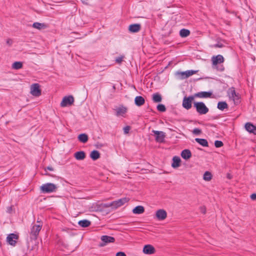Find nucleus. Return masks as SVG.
<instances>
[{
    "mask_svg": "<svg viewBox=\"0 0 256 256\" xmlns=\"http://www.w3.org/2000/svg\"><path fill=\"white\" fill-rule=\"evenodd\" d=\"M212 95V92H201L196 93L194 94L195 98H210Z\"/></svg>",
    "mask_w": 256,
    "mask_h": 256,
    "instance_id": "f3484780",
    "label": "nucleus"
},
{
    "mask_svg": "<svg viewBox=\"0 0 256 256\" xmlns=\"http://www.w3.org/2000/svg\"><path fill=\"white\" fill-rule=\"evenodd\" d=\"M202 132V130L198 128H195L192 130V133L196 135H198L200 134Z\"/></svg>",
    "mask_w": 256,
    "mask_h": 256,
    "instance_id": "58836bf2",
    "label": "nucleus"
},
{
    "mask_svg": "<svg viewBox=\"0 0 256 256\" xmlns=\"http://www.w3.org/2000/svg\"><path fill=\"white\" fill-rule=\"evenodd\" d=\"M194 106L200 114H205L208 112V108L203 102H194Z\"/></svg>",
    "mask_w": 256,
    "mask_h": 256,
    "instance_id": "f03ea898",
    "label": "nucleus"
},
{
    "mask_svg": "<svg viewBox=\"0 0 256 256\" xmlns=\"http://www.w3.org/2000/svg\"><path fill=\"white\" fill-rule=\"evenodd\" d=\"M212 61L213 66H216L218 64L222 63L224 61V58L222 56L218 54L216 56H212Z\"/></svg>",
    "mask_w": 256,
    "mask_h": 256,
    "instance_id": "4468645a",
    "label": "nucleus"
},
{
    "mask_svg": "<svg viewBox=\"0 0 256 256\" xmlns=\"http://www.w3.org/2000/svg\"><path fill=\"white\" fill-rule=\"evenodd\" d=\"M212 178V175L211 173L208 171L206 172L203 176V179L205 181H210Z\"/></svg>",
    "mask_w": 256,
    "mask_h": 256,
    "instance_id": "72a5a7b5",
    "label": "nucleus"
},
{
    "mask_svg": "<svg viewBox=\"0 0 256 256\" xmlns=\"http://www.w3.org/2000/svg\"><path fill=\"white\" fill-rule=\"evenodd\" d=\"M32 27L38 30H41L46 28V26L44 24L36 22L33 24Z\"/></svg>",
    "mask_w": 256,
    "mask_h": 256,
    "instance_id": "7c9ffc66",
    "label": "nucleus"
},
{
    "mask_svg": "<svg viewBox=\"0 0 256 256\" xmlns=\"http://www.w3.org/2000/svg\"><path fill=\"white\" fill-rule=\"evenodd\" d=\"M123 130H124V134H127L129 132L130 130V126H126L124 128Z\"/></svg>",
    "mask_w": 256,
    "mask_h": 256,
    "instance_id": "ea45409f",
    "label": "nucleus"
},
{
    "mask_svg": "<svg viewBox=\"0 0 256 256\" xmlns=\"http://www.w3.org/2000/svg\"><path fill=\"white\" fill-rule=\"evenodd\" d=\"M101 240L102 242L100 244V246H103L108 243L114 242V238L110 236H102L101 237Z\"/></svg>",
    "mask_w": 256,
    "mask_h": 256,
    "instance_id": "ddd939ff",
    "label": "nucleus"
},
{
    "mask_svg": "<svg viewBox=\"0 0 256 256\" xmlns=\"http://www.w3.org/2000/svg\"><path fill=\"white\" fill-rule=\"evenodd\" d=\"M12 211V206L8 207L7 208V212L9 213H10Z\"/></svg>",
    "mask_w": 256,
    "mask_h": 256,
    "instance_id": "c03bdc74",
    "label": "nucleus"
},
{
    "mask_svg": "<svg viewBox=\"0 0 256 256\" xmlns=\"http://www.w3.org/2000/svg\"><path fill=\"white\" fill-rule=\"evenodd\" d=\"M181 156L184 159L188 160L191 157L192 154L189 150L186 149L182 152Z\"/></svg>",
    "mask_w": 256,
    "mask_h": 256,
    "instance_id": "5701e85b",
    "label": "nucleus"
},
{
    "mask_svg": "<svg viewBox=\"0 0 256 256\" xmlns=\"http://www.w3.org/2000/svg\"><path fill=\"white\" fill-rule=\"evenodd\" d=\"M145 100L142 96H137L135 98L134 103L137 106H141L144 104Z\"/></svg>",
    "mask_w": 256,
    "mask_h": 256,
    "instance_id": "4be33fe9",
    "label": "nucleus"
},
{
    "mask_svg": "<svg viewBox=\"0 0 256 256\" xmlns=\"http://www.w3.org/2000/svg\"><path fill=\"white\" fill-rule=\"evenodd\" d=\"M74 156L76 160H82L85 158L86 154L84 151H79L74 153Z\"/></svg>",
    "mask_w": 256,
    "mask_h": 256,
    "instance_id": "aec40b11",
    "label": "nucleus"
},
{
    "mask_svg": "<svg viewBox=\"0 0 256 256\" xmlns=\"http://www.w3.org/2000/svg\"><path fill=\"white\" fill-rule=\"evenodd\" d=\"M58 186L52 183H46L42 184L40 187L41 192L44 194L56 192Z\"/></svg>",
    "mask_w": 256,
    "mask_h": 256,
    "instance_id": "f257e3e1",
    "label": "nucleus"
},
{
    "mask_svg": "<svg viewBox=\"0 0 256 256\" xmlns=\"http://www.w3.org/2000/svg\"><path fill=\"white\" fill-rule=\"evenodd\" d=\"M194 98V96H184L182 100V106L186 110H190L192 108V104Z\"/></svg>",
    "mask_w": 256,
    "mask_h": 256,
    "instance_id": "39448f33",
    "label": "nucleus"
},
{
    "mask_svg": "<svg viewBox=\"0 0 256 256\" xmlns=\"http://www.w3.org/2000/svg\"><path fill=\"white\" fill-rule=\"evenodd\" d=\"M78 138L80 142L86 143L88 140V136L86 134H82L78 135Z\"/></svg>",
    "mask_w": 256,
    "mask_h": 256,
    "instance_id": "393cba45",
    "label": "nucleus"
},
{
    "mask_svg": "<svg viewBox=\"0 0 256 256\" xmlns=\"http://www.w3.org/2000/svg\"><path fill=\"white\" fill-rule=\"evenodd\" d=\"M90 157L92 160H96L100 157V154L98 150H94L90 152Z\"/></svg>",
    "mask_w": 256,
    "mask_h": 256,
    "instance_id": "bb28decb",
    "label": "nucleus"
},
{
    "mask_svg": "<svg viewBox=\"0 0 256 256\" xmlns=\"http://www.w3.org/2000/svg\"><path fill=\"white\" fill-rule=\"evenodd\" d=\"M18 238V236L15 234H10L6 238L7 242L11 245L14 246L16 243V240Z\"/></svg>",
    "mask_w": 256,
    "mask_h": 256,
    "instance_id": "9d476101",
    "label": "nucleus"
},
{
    "mask_svg": "<svg viewBox=\"0 0 256 256\" xmlns=\"http://www.w3.org/2000/svg\"><path fill=\"white\" fill-rule=\"evenodd\" d=\"M246 130L250 133L256 135V126L250 122H247L245 124Z\"/></svg>",
    "mask_w": 256,
    "mask_h": 256,
    "instance_id": "dca6fc26",
    "label": "nucleus"
},
{
    "mask_svg": "<svg viewBox=\"0 0 256 256\" xmlns=\"http://www.w3.org/2000/svg\"><path fill=\"white\" fill-rule=\"evenodd\" d=\"M250 198L252 200H256V194H251Z\"/></svg>",
    "mask_w": 256,
    "mask_h": 256,
    "instance_id": "37998d69",
    "label": "nucleus"
},
{
    "mask_svg": "<svg viewBox=\"0 0 256 256\" xmlns=\"http://www.w3.org/2000/svg\"><path fill=\"white\" fill-rule=\"evenodd\" d=\"M30 94L35 96H38L40 95L41 90L38 84H34L31 86Z\"/></svg>",
    "mask_w": 256,
    "mask_h": 256,
    "instance_id": "6e6552de",
    "label": "nucleus"
},
{
    "mask_svg": "<svg viewBox=\"0 0 256 256\" xmlns=\"http://www.w3.org/2000/svg\"><path fill=\"white\" fill-rule=\"evenodd\" d=\"M181 162L180 158L178 156H175L172 158V166L173 168H177L180 166V162Z\"/></svg>",
    "mask_w": 256,
    "mask_h": 256,
    "instance_id": "412c9836",
    "label": "nucleus"
},
{
    "mask_svg": "<svg viewBox=\"0 0 256 256\" xmlns=\"http://www.w3.org/2000/svg\"><path fill=\"white\" fill-rule=\"evenodd\" d=\"M157 110L160 112H164L166 110L165 106L162 104H159L157 106Z\"/></svg>",
    "mask_w": 256,
    "mask_h": 256,
    "instance_id": "c9c22d12",
    "label": "nucleus"
},
{
    "mask_svg": "<svg viewBox=\"0 0 256 256\" xmlns=\"http://www.w3.org/2000/svg\"><path fill=\"white\" fill-rule=\"evenodd\" d=\"M116 256H126V254L124 252H118L116 253Z\"/></svg>",
    "mask_w": 256,
    "mask_h": 256,
    "instance_id": "79ce46f5",
    "label": "nucleus"
},
{
    "mask_svg": "<svg viewBox=\"0 0 256 256\" xmlns=\"http://www.w3.org/2000/svg\"><path fill=\"white\" fill-rule=\"evenodd\" d=\"M78 224L82 228H86L90 225V222L87 220H80L78 222Z\"/></svg>",
    "mask_w": 256,
    "mask_h": 256,
    "instance_id": "c85d7f7f",
    "label": "nucleus"
},
{
    "mask_svg": "<svg viewBox=\"0 0 256 256\" xmlns=\"http://www.w3.org/2000/svg\"><path fill=\"white\" fill-rule=\"evenodd\" d=\"M42 224H34L31 228L30 230V238L36 240L41 230Z\"/></svg>",
    "mask_w": 256,
    "mask_h": 256,
    "instance_id": "20e7f679",
    "label": "nucleus"
},
{
    "mask_svg": "<svg viewBox=\"0 0 256 256\" xmlns=\"http://www.w3.org/2000/svg\"><path fill=\"white\" fill-rule=\"evenodd\" d=\"M128 200L129 199L128 198H124L113 202H112L110 206L115 208H117L118 207L123 206L124 204L128 202Z\"/></svg>",
    "mask_w": 256,
    "mask_h": 256,
    "instance_id": "9b49d317",
    "label": "nucleus"
},
{
    "mask_svg": "<svg viewBox=\"0 0 256 256\" xmlns=\"http://www.w3.org/2000/svg\"><path fill=\"white\" fill-rule=\"evenodd\" d=\"M124 58V56H120L117 57L115 60L116 62L118 64H120L122 62Z\"/></svg>",
    "mask_w": 256,
    "mask_h": 256,
    "instance_id": "4c0bfd02",
    "label": "nucleus"
},
{
    "mask_svg": "<svg viewBox=\"0 0 256 256\" xmlns=\"http://www.w3.org/2000/svg\"><path fill=\"white\" fill-rule=\"evenodd\" d=\"M202 212L204 214V213H205V212H206V210H205V208H202Z\"/></svg>",
    "mask_w": 256,
    "mask_h": 256,
    "instance_id": "49530a36",
    "label": "nucleus"
},
{
    "mask_svg": "<svg viewBox=\"0 0 256 256\" xmlns=\"http://www.w3.org/2000/svg\"><path fill=\"white\" fill-rule=\"evenodd\" d=\"M167 216V212L164 209H160L156 212V217L159 220H163Z\"/></svg>",
    "mask_w": 256,
    "mask_h": 256,
    "instance_id": "f8f14e48",
    "label": "nucleus"
},
{
    "mask_svg": "<svg viewBox=\"0 0 256 256\" xmlns=\"http://www.w3.org/2000/svg\"><path fill=\"white\" fill-rule=\"evenodd\" d=\"M152 132L155 136V140L157 142L162 143L164 142L166 138V134L164 132L156 130H152Z\"/></svg>",
    "mask_w": 256,
    "mask_h": 256,
    "instance_id": "423d86ee",
    "label": "nucleus"
},
{
    "mask_svg": "<svg viewBox=\"0 0 256 256\" xmlns=\"http://www.w3.org/2000/svg\"><path fill=\"white\" fill-rule=\"evenodd\" d=\"M143 252L146 254H152L155 252V249L152 246L147 244L144 247Z\"/></svg>",
    "mask_w": 256,
    "mask_h": 256,
    "instance_id": "2eb2a0df",
    "label": "nucleus"
},
{
    "mask_svg": "<svg viewBox=\"0 0 256 256\" xmlns=\"http://www.w3.org/2000/svg\"><path fill=\"white\" fill-rule=\"evenodd\" d=\"M190 34V32L189 30L186 29H182L180 32V36L182 38H185L188 36Z\"/></svg>",
    "mask_w": 256,
    "mask_h": 256,
    "instance_id": "473e14b6",
    "label": "nucleus"
},
{
    "mask_svg": "<svg viewBox=\"0 0 256 256\" xmlns=\"http://www.w3.org/2000/svg\"><path fill=\"white\" fill-rule=\"evenodd\" d=\"M46 170H48L50 171H53L54 170V168L51 167V166H48L46 168Z\"/></svg>",
    "mask_w": 256,
    "mask_h": 256,
    "instance_id": "a18cd8bd",
    "label": "nucleus"
},
{
    "mask_svg": "<svg viewBox=\"0 0 256 256\" xmlns=\"http://www.w3.org/2000/svg\"><path fill=\"white\" fill-rule=\"evenodd\" d=\"M22 67V63L20 62H15L12 64V68L14 70H19Z\"/></svg>",
    "mask_w": 256,
    "mask_h": 256,
    "instance_id": "2f4dec72",
    "label": "nucleus"
},
{
    "mask_svg": "<svg viewBox=\"0 0 256 256\" xmlns=\"http://www.w3.org/2000/svg\"><path fill=\"white\" fill-rule=\"evenodd\" d=\"M226 44V42L224 40H218L216 44L214 45V47L222 48L225 46Z\"/></svg>",
    "mask_w": 256,
    "mask_h": 256,
    "instance_id": "f704fd0d",
    "label": "nucleus"
},
{
    "mask_svg": "<svg viewBox=\"0 0 256 256\" xmlns=\"http://www.w3.org/2000/svg\"><path fill=\"white\" fill-rule=\"evenodd\" d=\"M74 102V98L72 96H64L60 103V106L62 107H65L70 106L73 104Z\"/></svg>",
    "mask_w": 256,
    "mask_h": 256,
    "instance_id": "1a4fd4ad",
    "label": "nucleus"
},
{
    "mask_svg": "<svg viewBox=\"0 0 256 256\" xmlns=\"http://www.w3.org/2000/svg\"><path fill=\"white\" fill-rule=\"evenodd\" d=\"M195 140L203 146L207 147L208 146V142L206 139L196 138Z\"/></svg>",
    "mask_w": 256,
    "mask_h": 256,
    "instance_id": "cd10ccee",
    "label": "nucleus"
},
{
    "mask_svg": "<svg viewBox=\"0 0 256 256\" xmlns=\"http://www.w3.org/2000/svg\"><path fill=\"white\" fill-rule=\"evenodd\" d=\"M140 24H130L128 27V30L130 32L135 33L140 31Z\"/></svg>",
    "mask_w": 256,
    "mask_h": 256,
    "instance_id": "a211bd4d",
    "label": "nucleus"
},
{
    "mask_svg": "<svg viewBox=\"0 0 256 256\" xmlns=\"http://www.w3.org/2000/svg\"><path fill=\"white\" fill-rule=\"evenodd\" d=\"M196 72V70H188L186 72H180L179 74H180L182 78H185L195 74Z\"/></svg>",
    "mask_w": 256,
    "mask_h": 256,
    "instance_id": "6ab92c4d",
    "label": "nucleus"
},
{
    "mask_svg": "<svg viewBox=\"0 0 256 256\" xmlns=\"http://www.w3.org/2000/svg\"><path fill=\"white\" fill-rule=\"evenodd\" d=\"M114 110L116 112V116L125 118L128 112V108L122 105L115 107Z\"/></svg>",
    "mask_w": 256,
    "mask_h": 256,
    "instance_id": "7ed1b4c3",
    "label": "nucleus"
},
{
    "mask_svg": "<svg viewBox=\"0 0 256 256\" xmlns=\"http://www.w3.org/2000/svg\"><path fill=\"white\" fill-rule=\"evenodd\" d=\"M6 42L8 46H10L12 44L13 41L12 39L8 38L6 40Z\"/></svg>",
    "mask_w": 256,
    "mask_h": 256,
    "instance_id": "a19ab883",
    "label": "nucleus"
},
{
    "mask_svg": "<svg viewBox=\"0 0 256 256\" xmlns=\"http://www.w3.org/2000/svg\"><path fill=\"white\" fill-rule=\"evenodd\" d=\"M144 207L142 206H136L132 210V212L134 214H140L144 213Z\"/></svg>",
    "mask_w": 256,
    "mask_h": 256,
    "instance_id": "b1692460",
    "label": "nucleus"
},
{
    "mask_svg": "<svg viewBox=\"0 0 256 256\" xmlns=\"http://www.w3.org/2000/svg\"><path fill=\"white\" fill-rule=\"evenodd\" d=\"M217 107L219 110H224L227 108L228 106L226 102H220L218 104Z\"/></svg>",
    "mask_w": 256,
    "mask_h": 256,
    "instance_id": "c756f323",
    "label": "nucleus"
},
{
    "mask_svg": "<svg viewBox=\"0 0 256 256\" xmlns=\"http://www.w3.org/2000/svg\"><path fill=\"white\" fill-rule=\"evenodd\" d=\"M152 100L154 102H160L162 100V96L158 93H154L152 96Z\"/></svg>",
    "mask_w": 256,
    "mask_h": 256,
    "instance_id": "a878e982",
    "label": "nucleus"
},
{
    "mask_svg": "<svg viewBox=\"0 0 256 256\" xmlns=\"http://www.w3.org/2000/svg\"><path fill=\"white\" fill-rule=\"evenodd\" d=\"M228 94L229 98L232 100L234 102L239 100L240 96L236 92L234 88H231L228 91Z\"/></svg>",
    "mask_w": 256,
    "mask_h": 256,
    "instance_id": "0eeeda50",
    "label": "nucleus"
},
{
    "mask_svg": "<svg viewBox=\"0 0 256 256\" xmlns=\"http://www.w3.org/2000/svg\"><path fill=\"white\" fill-rule=\"evenodd\" d=\"M214 146L216 148H220L223 146V143L220 140H216L214 142Z\"/></svg>",
    "mask_w": 256,
    "mask_h": 256,
    "instance_id": "e433bc0d",
    "label": "nucleus"
},
{
    "mask_svg": "<svg viewBox=\"0 0 256 256\" xmlns=\"http://www.w3.org/2000/svg\"><path fill=\"white\" fill-rule=\"evenodd\" d=\"M220 70L222 71L224 70V68H222L220 69Z\"/></svg>",
    "mask_w": 256,
    "mask_h": 256,
    "instance_id": "de8ad7c7",
    "label": "nucleus"
}]
</instances>
